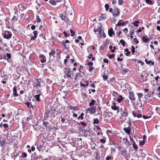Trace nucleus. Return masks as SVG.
<instances>
[{"label":"nucleus","instance_id":"nucleus-16","mask_svg":"<svg viewBox=\"0 0 160 160\" xmlns=\"http://www.w3.org/2000/svg\"><path fill=\"white\" fill-rule=\"evenodd\" d=\"M49 2L53 6L56 5L57 4L55 0H50Z\"/></svg>","mask_w":160,"mask_h":160},{"label":"nucleus","instance_id":"nucleus-8","mask_svg":"<svg viewBox=\"0 0 160 160\" xmlns=\"http://www.w3.org/2000/svg\"><path fill=\"white\" fill-rule=\"evenodd\" d=\"M87 110L89 111L91 114L95 113L96 112L95 108L92 107H91L90 108H88L87 111Z\"/></svg>","mask_w":160,"mask_h":160},{"label":"nucleus","instance_id":"nucleus-7","mask_svg":"<svg viewBox=\"0 0 160 160\" xmlns=\"http://www.w3.org/2000/svg\"><path fill=\"white\" fill-rule=\"evenodd\" d=\"M129 97L131 101H135V100L134 94L131 92H130L129 94Z\"/></svg>","mask_w":160,"mask_h":160},{"label":"nucleus","instance_id":"nucleus-51","mask_svg":"<svg viewBox=\"0 0 160 160\" xmlns=\"http://www.w3.org/2000/svg\"><path fill=\"white\" fill-rule=\"evenodd\" d=\"M133 41L134 42H135L136 43H138L139 42L137 39L136 38H135L133 39Z\"/></svg>","mask_w":160,"mask_h":160},{"label":"nucleus","instance_id":"nucleus-28","mask_svg":"<svg viewBox=\"0 0 160 160\" xmlns=\"http://www.w3.org/2000/svg\"><path fill=\"white\" fill-rule=\"evenodd\" d=\"M123 99V98L122 96L120 95L117 99V101L118 102L120 103L121 102L122 100Z\"/></svg>","mask_w":160,"mask_h":160},{"label":"nucleus","instance_id":"nucleus-2","mask_svg":"<svg viewBox=\"0 0 160 160\" xmlns=\"http://www.w3.org/2000/svg\"><path fill=\"white\" fill-rule=\"evenodd\" d=\"M41 80L40 79H36L33 84L34 88V89H37L40 88L41 86Z\"/></svg>","mask_w":160,"mask_h":160},{"label":"nucleus","instance_id":"nucleus-24","mask_svg":"<svg viewBox=\"0 0 160 160\" xmlns=\"http://www.w3.org/2000/svg\"><path fill=\"white\" fill-rule=\"evenodd\" d=\"M95 102V101L93 99L92 100L91 102L89 103V106L91 107L93 106L94 105Z\"/></svg>","mask_w":160,"mask_h":160},{"label":"nucleus","instance_id":"nucleus-59","mask_svg":"<svg viewBox=\"0 0 160 160\" xmlns=\"http://www.w3.org/2000/svg\"><path fill=\"white\" fill-rule=\"evenodd\" d=\"M63 33L64 34L65 37H67L69 36V35L66 32H63Z\"/></svg>","mask_w":160,"mask_h":160},{"label":"nucleus","instance_id":"nucleus-4","mask_svg":"<svg viewBox=\"0 0 160 160\" xmlns=\"http://www.w3.org/2000/svg\"><path fill=\"white\" fill-rule=\"evenodd\" d=\"M64 72L67 77L69 78H72L71 74L72 73L70 69L68 68H64Z\"/></svg>","mask_w":160,"mask_h":160},{"label":"nucleus","instance_id":"nucleus-10","mask_svg":"<svg viewBox=\"0 0 160 160\" xmlns=\"http://www.w3.org/2000/svg\"><path fill=\"white\" fill-rule=\"evenodd\" d=\"M18 155V153L16 151H14L11 154L12 158L14 159H15Z\"/></svg>","mask_w":160,"mask_h":160},{"label":"nucleus","instance_id":"nucleus-14","mask_svg":"<svg viewBox=\"0 0 160 160\" xmlns=\"http://www.w3.org/2000/svg\"><path fill=\"white\" fill-rule=\"evenodd\" d=\"M122 21V20H120L118 22V23L116 25V26H120L121 25L122 26H124L125 25V22H123L122 23H121L120 22H121Z\"/></svg>","mask_w":160,"mask_h":160},{"label":"nucleus","instance_id":"nucleus-62","mask_svg":"<svg viewBox=\"0 0 160 160\" xmlns=\"http://www.w3.org/2000/svg\"><path fill=\"white\" fill-rule=\"evenodd\" d=\"M65 21L67 22H69V19L67 18V17H66V18H65V19H64V20Z\"/></svg>","mask_w":160,"mask_h":160},{"label":"nucleus","instance_id":"nucleus-25","mask_svg":"<svg viewBox=\"0 0 160 160\" xmlns=\"http://www.w3.org/2000/svg\"><path fill=\"white\" fill-rule=\"evenodd\" d=\"M34 89L35 90V91H36L37 93L41 94L42 93L41 89H39L38 88H37V89H34Z\"/></svg>","mask_w":160,"mask_h":160},{"label":"nucleus","instance_id":"nucleus-46","mask_svg":"<svg viewBox=\"0 0 160 160\" xmlns=\"http://www.w3.org/2000/svg\"><path fill=\"white\" fill-rule=\"evenodd\" d=\"M80 124L81 125L85 127L87 126V124L85 123L84 122H80Z\"/></svg>","mask_w":160,"mask_h":160},{"label":"nucleus","instance_id":"nucleus-30","mask_svg":"<svg viewBox=\"0 0 160 160\" xmlns=\"http://www.w3.org/2000/svg\"><path fill=\"white\" fill-rule=\"evenodd\" d=\"M120 42L122 44V45L123 46H125V42L123 40H121L120 41Z\"/></svg>","mask_w":160,"mask_h":160},{"label":"nucleus","instance_id":"nucleus-47","mask_svg":"<svg viewBox=\"0 0 160 160\" xmlns=\"http://www.w3.org/2000/svg\"><path fill=\"white\" fill-rule=\"evenodd\" d=\"M123 32L125 33H127L128 32V29L127 28H125L123 30Z\"/></svg>","mask_w":160,"mask_h":160},{"label":"nucleus","instance_id":"nucleus-50","mask_svg":"<svg viewBox=\"0 0 160 160\" xmlns=\"http://www.w3.org/2000/svg\"><path fill=\"white\" fill-rule=\"evenodd\" d=\"M100 18H101L102 19H104L106 18V17L105 15L104 14L101 15L100 16Z\"/></svg>","mask_w":160,"mask_h":160},{"label":"nucleus","instance_id":"nucleus-41","mask_svg":"<svg viewBox=\"0 0 160 160\" xmlns=\"http://www.w3.org/2000/svg\"><path fill=\"white\" fill-rule=\"evenodd\" d=\"M55 51L54 50H52L49 53V55L50 56H51L52 55H53V54H55Z\"/></svg>","mask_w":160,"mask_h":160},{"label":"nucleus","instance_id":"nucleus-17","mask_svg":"<svg viewBox=\"0 0 160 160\" xmlns=\"http://www.w3.org/2000/svg\"><path fill=\"white\" fill-rule=\"evenodd\" d=\"M60 18L63 20H64L65 19L66 17V13L65 12L64 13H62V14L60 15Z\"/></svg>","mask_w":160,"mask_h":160},{"label":"nucleus","instance_id":"nucleus-23","mask_svg":"<svg viewBox=\"0 0 160 160\" xmlns=\"http://www.w3.org/2000/svg\"><path fill=\"white\" fill-rule=\"evenodd\" d=\"M124 130L128 134H130V129L125 128L124 129Z\"/></svg>","mask_w":160,"mask_h":160},{"label":"nucleus","instance_id":"nucleus-54","mask_svg":"<svg viewBox=\"0 0 160 160\" xmlns=\"http://www.w3.org/2000/svg\"><path fill=\"white\" fill-rule=\"evenodd\" d=\"M88 65L90 66V67H92L93 63L91 62H89L88 63Z\"/></svg>","mask_w":160,"mask_h":160},{"label":"nucleus","instance_id":"nucleus-43","mask_svg":"<svg viewBox=\"0 0 160 160\" xmlns=\"http://www.w3.org/2000/svg\"><path fill=\"white\" fill-rule=\"evenodd\" d=\"M7 59H10L11 58V55L10 53H7Z\"/></svg>","mask_w":160,"mask_h":160},{"label":"nucleus","instance_id":"nucleus-58","mask_svg":"<svg viewBox=\"0 0 160 160\" xmlns=\"http://www.w3.org/2000/svg\"><path fill=\"white\" fill-rule=\"evenodd\" d=\"M46 62V58L42 59L41 60V63H44Z\"/></svg>","mask_w":160,"mask_h":160},{"label":"nucleus","instance_id":"nucleus-33","mask_svg":"<svg viewBox=\"0 0 160 160\" xmlns=\"http://www.w3.org/2000/svg\"><path fill=\"white\" fill-rule=\"evenodd\" d=\"M125 51L127 52V53H126V56H128V55L130 53V51H129L128 49V48L125 49Z\"/></svg>","mask_w":160,"mask_h":160},{"label":"nucleus","instance_id":"nucleus-42","mask_svg":"<svg viewBox=\"0 0 160 160\" xmlns=\"http://www.w3.org/2000/svg\"><path fill=\"white\" fill-rule=\"evenodd\" d=\"M118 4L121 5L123 3V1L122 0H118Z\"/></svg>","mask_w":160,"mask_h":160},{"label":"nucleus","instance_id":"nucleus-35","mask_svg":"<svg viewBox=\"0 0 160 160\" xmlns=\"http://www.w3.org/2000/svg\"><path fill=\"white\" fill-rule=\"evenodd\" d=\"M27 154L25 152H23L22 153V155H21V157L22 158H25L27 157Z\"/></svg>","mask_w":160,"mask_h":160},{"label":"nucleus","instance_id":"nucleus-21","mask_svg":"<svg viewBox=\"0 0 160 160\" xmlns=\"http://www.w3.org/2000/svg\"><path fill=\"white\" fill-rule=\"evenodd\" d=\"M85 84H82L81 82V85L83 87H85L86 86H88L89 84L88 82L87 81H85Z\"/></svg>","mask_w":160,"mask_h":160},{"label":"nucleus","instance_id":"nucleus-1","mask_svg":"<svg viewBox=\"0 0 160 160\" xmlns=\"http://www.w3.org/2000/svg\"><path fill=\"white\" fill-rule=\"evenodd\" d=\"M128 113L126 110L124 109L122 111L121 116L120 119L122 120V122H124L126 120V118L128 116Z\"/></svg>","mask_w":160,"mask_h":160},{"label":"nucleus","instance_id":"nucleus-9","mask_svg":"<svg viewBox=\"0 0 160 160\" xmlns=\"http://www.w3.org/2000/svg\"><path fill=\"white\" fill-rule=\"evenodd\" d=\"M111 108L114 110L116 111L117 113H118L119 111V108L116 105L112 106Z\"/></svg>","mask_w":160,"mask_h":160},{"label":"nucleus","instance_id":"nucleus-45","mask_svg":"<svg viewBox=\"0 0 160 160\" xmlns=\"http://www.w3.org/2000/svg\"><path fill=\"white\" fill-rule=\"evenodd\" d=\"M102 32V29L101 28L99 29V30L98 31V33H97V34H98L99 35H100L101 33Z\"/></svg>","mask_w":160,"mask_h":160},{"label":"nucleus","instance_id":"nucleus-6","mask_svg":"<svg viewBox=\"0 0 160 160\" xmlns=\"http://www.w3.org/2000/svg\"><path fill=\"white\" fill-rule=\"evenodd\" d=\"M43 125L45 126L47 129H49L51 128V125L48 122H43Z\"/></svg>","mask_w":160,"mask_h":160},{"label":"nucleus","instance_id":"nucleus-61","mask_svg":"<svg viewBox=\"0 0 160 160\" xmlns=\"http://www.w3.org/2000/svg\"><path fill=\"white\" fill-rule=\"evenodd\" d=\"M99 155L97 152L96 153V159L97 160H98L99 158Z\"/></svg>","mask_w":160,"mask_h":160},{"label":"nucleus","instance_id":"nucleus-12","mask_svg":"<svg viewBox=\"0 0 160 160\" xmlns=\"http://www.w3.org/2000/svg\"><path fill=\"white\" fill-rule=\"evenodd\" d=\"M42 144H37V149L39 151H40L41 150V149L42 148V147L43 146V144L44 143V142H42Z\"/></svg>","mask_w":160,"mask_h":160},{"label":"nucleus","instance_id":"nucleus-26","mask_svg":"<svg viewBox=\"0 0 160 160\" xmlns=\"http://www.w3.org/2000/svg\"><path fill=\"white\" fill-rule=\"evenodd\" d=\"M139 23V22L138 21H136L134 22H133L132 23V24L134 26L137 27L138 26V24Z\"/></svg>","mask_w":160,"mask_h":160},{"label":"nucleus","instance_id":"nucleus-31","mask_svg":"<svg viewBox=\"0 0 160 160\" xmlns=\"http://www.w3.org/2000/svg\"><path fill=\"white\" fill-rule=\"evenodd\" d=\"M99 123V121L98 118H96L94 120L93 123V124H98Z\"/></svg>","mask_w":160,"mask_h":160},{"label":"nucleus","instance_id":"nucleus-18","mask_svg":"<svg viewBox=\"0 0 160 160\" xmlns=\"http://www.w3.org/2000/svg\"><path fill=\"white\" fill-rule=\"evenodd\" d=\"M142 40L145 42H149L150 39L146 38L145 36H143L142 38Z\"/></svg>","mask_w":160,"mask_h":160},{"label":"nucleus","instance_id":"nucleus-19","mask_svg":"<svg viewBox=\"0 0 160 160\" xmlns=\"http://www.w3.org/2000/svg\"><path fill=\"white\" fill-rule=\"evenodd\" d=\"M68 108L71 110L73 109L74 110H78V108L75 106H74L72 105H70L69 106Z\"/></svg>","mask_w":160,"mask_h":160},{"label":"nucleus","instance_id":"nucleus-57","mask_svg":"<svg viewBox=\"0 0 160 160\" xmlns=\"http://www.w3.org/2000/svg\"><path fill=\"white\" fill-rule=\"evenodd\" d=\"M100 141L103 143H104L106 142V140L104 139H100Z\"/></svg>","mask_w":160,"mask_h":160},{"label":"nucleus","instance_id":"nucleus-5","mask_svg":"<svg viewBox=\"0 0 160 160\" xmlns=\"http://www.w3.org/2000/svg\"><path fill=\"white\" fill-rule=\"evenodd\" d=\"M113 15L114 17H118L120 14V12L118 9L117 8H114L113 12H112Z\"/></svg>","mask_w":160,"mask_h":160},{"label":"nucleus","instance_id":"nucleus-3","mask_svg":"<svg viewBox=\"0 0 160 160\" xmlns=\"http://www.w3.org/2000/svg\"><path fill=\"white\" fill-rule=\"evenodd\" d=\"M12 35V33L11 32L5 31L3 36V37L4 38H6L7 39H9Z\"/></svg>","mask_w":160,"mask_h":160},{"label":"nucleus","instance_id":"nucleus-49","mask_svg":"<svg viewBox=\"0 0 160 160\" xmlns=\"http://www.w3.org/2000/svg\"><path fill=\"white\" fill-rule=\"evenodd\" d=\"M100 28H95L94 30V32L96 33L98 32V31L99 30V29Z\"/></svg>","mask_w":160,"mask_h":160},{"label":"nucleus","instance_id":"nucleus-48","mask_svg":"<svg viewBox=\"0 0 160 160\" xmlns=\"http://www.w3.org/2000/svg\"><path fill=\"white\" fill-rule=\"evenodd\" d=\"M146 63L148 64H150V63H152V65L154 64V62H152V61L151 60H150L149 61H147V62H146Z\"/></svg>","mask_w":160,"mask_h":160},{"label":"nucleus","instance_id":"nucleus-22","mask_svg":"<svg viewBox=\"0 0 160 160\" xmlns=\"http://www.w3.org/2000/svg\"><path fill=\"white\" fill-rule=\"evenodd\" d=\"M138 100L140 102H141V98H142L143 95V94L141 93H138Z\"/></svg>","mask_w":160,"mask_h":160},{"label":"nucleus","instance_id":"nucleus-29","mask_svg":"<svg viewBox=\"0 0 160 160\" xmlns=\"http://www.w3.org/2000/svg\"><path fill=\"white\" fill-rule=\"evenodd\" d=\"M146 3L149 5H152L153 4L151 0H145Z\"/></svg>","mask_w":160,"mask_h":160},{"label":"nucleus","instance_id":"nucleus-53","mask_svg":"<svg viewBox=\"0 0 160 160\" xmlns=\"http://www.w3.org/2000/svg\"><path fill=\"white\" fill-rule=\"evenodd\" d=\"M69 41L68 40H66L65 42L63 41L62 43V44H66L67 43H69Z\"/></svg>","mask_w":160,"mask_h":160},{"label":"nucleus","instance_id":"nucleus-34","mask_svg":"<svg viewBox=\"0 0 160 160\" xmlns=\"http://www.w3.org/2000/svg\"><path fill=\"white\" fill-rule=\"evenodd\" d=\"M103 80L105 81L108 79V75H105V74H104L103 75Z\"/></svg>","mask_w":160,"mask_h":160},{"label":"nucleus","instance_id":"nucleus-63","mask_svg":"<svg viewBox=\"0 0 160 160\" xmlns=\"http://www.w3.org/2000/svg\"><path fill=\"white\" fill-rule=\"evenodd\" d=\"M108 57L110 59H111L114 57V55L113 54L111 55H109L108 56Z\"/></svg>","mask_w":160,"mask_h":160},{"label":"nucleus","instance_id":"nucleus-15","mask_svg":"<svg viewBox=\"0 0 160 160\" xmlns=\"http://www.w3.org/2000/svg\"><path fill=\"white\" fill-rule=\"evenodd\" d=\"M108 33L110 37H112V35L114 34L113 32V29L112 28H111L108 31Z\"/></svg>","mask_w":160,"mask_h":160},{"label":"nucleus","instance_id":"nucleus-40","mask_svg":"<svg viewBox=\"0 0 160 160\" xmlns=\"http://www.w3.org/2000/svg\"><path fill=\"white\" fill-rule=\"evenodd\" d=\"M12 21H13L14 22H16L17 21L18 19L17 18H16L15 16H14L12 18Z\"/></svg>","mask_w":160,"mask_h":160},{"label":"nucleus","instance_id":"nucleus-37","mask_svg":"<svg viewBox=\"0 0 160 160\" xmlns=\"http://www.w3.org/2000/svg\"><path fill=\"white\" fill-rule=\"evenodd\" d=\"M105 9L106 11H108V10L109 9V6L108 4H106L105 5Z\"/></svg>","mask_w":160,"mask_h":160},{"label":"nucleus","instance_id":"nucleus-13","mask_svg":"<svg viewBox=\"0 0 160 160\" xmlns=\"http://www.w3.org/2000/svg\"><path fill=\"white\" fill-rule=\"evenodd\" d=\"M13 94L15 97H17L18 96V95L17 93V88L16 87H14L13 89Z\"/></svg>","mask_w":160,"mask_h":160},{"label":"nucleus","instance_id":"nucleus-36","mask_svg":"<svg viewBox=\"0 0 160 160\" xmlns=\"http://www.w3.org/2000/svg\"><path fill=\"white\" fill-rule=\"evenodd\" d=\"M135 48L133 46H132V50H131V52L133 54L135 53Z\"/></svg>","mask_w":160,"mask_h":160},{"label":"nucleus","instance_id":"nucleus-64","mask_svg":"<svg viewBox=\"0 0 160 160\" xmlns=\"http://www.w3.org/2000/svg\"><path fill=\"white\" fill-rule=\"evenodd\" d=\"M37 37V36H32L31 38V40H34Z\"/></svg>","mask_w":160,"mask_h":160},{"label":"nucleus","instance_id":"nucleus-52","mask_svg":"<svg viewBox=\"0 0 160 160\" xmlns=\"http://www.w3.org/2000/svg\"><path fill=\"white\" fill-rule=\"evenodd\" d=\"M103 61L105 63H108V60L107 58L104 59Z\"/></svg>","mask_w":160,"mask_h":160},{"label":"nucleus","instance_id":"nucleus-55","mask_svg":"<svg viewBox=\"0 0 160 160\" xmlns=\"http://www.w3.org/2000/svg\"><path fill=\"white\" fill-rule=\"evenodd\" d=\"M40 57H41V58H42V59H44L46 58L45 56L43 55V54H41L39 56Z\"/></svg>","mask_w":160,"mask_h":160},{"label":"nucleus","instance_id":"nucleus-44","mask_svg":"<svg viewBox=\"0 0 160 160\" xmlns=\"http://www.w3.org/2000/svg\"><path fill=\"white\" fill-rule=\"evenodd\" d=\"M36 20H37V22H41V19L39 18V16H37Z\"/></svg>","mask_w":160,"mask_h":160},{"label":"nucleus","instance_id":"nucleus-56","mask_svg":"<svg viewBox=\"0 0 160 160\" xmlns=\"http://www.w3.org/2000/svg\"><path fill=\"white\" fill-rule=\"evenodd\" d=\"M9 19V18L8 17H7L5 19V20H6V23L7 22L8 23Z\"/></svg>","mask_w":160,"mask_h":160},{"label":"nucleus","instance_id":"nucleus-39","mask_svg":"<svg viewBox=\"0 0 160 160\" xmlns=\"http://www.w3.org/2000/svg\"><path fill=\"white\" fill-rule=\"evenodd\" d=\"M106 45L105 44H103L101 46V49L104 50L105 48H106Z\"/></svg>","mask_w":160,"mask_h":160},{"label":"nucleus","instance_id":"nucleus-38","mask_svg":"<svg viewBox=\"0 0 160 160\" xmlns=\"http://www.w3.org/2000/svg\"><path fill=\"white\" fill-rule=\"evenodd\" d=\"M70 32L71 33V36L73 37L75 35V32L72 30H70Z\"/></svg>","mask_w":160,"mask_h":160},{"label":"nucleus","instance_id":"nucleus-60","mask_svg":"<svg viewBox=\"0 0 160 160\" xmlns=\"http://www.w3.org/2000/svg\"><path fill=\"white\" fill-rule=\"evenodd\" d=\"M138 62V63H140L142 66L144 64V62L141 60H139Z\"/></svg>","mask_w":160,"mask_h":160},{"label":"nucleus","instance_id":"nucleus-32","mask_svg":"<svg viewBox=\"0 0 160 160\" xmlns=\"http://www.w3.org/2000/svg\"><path fill=\"white\" fill-rule=\"evenodd\" d=\"M133 147L135 149V150L136 151L137 150V149H138V147H137V145L136 144L135 142H134L133 145Z\"/></svg>","mask_w":160,"mask_h":160},{"label":"nucleus","instance_id":"nucleus-27","mask_svg":"<svg viewBox=\"0 0 160 160\" xmlns=\"http://www.w3.org/2000/svg\"><path fill=\"white\" fill-rule=\"evenodd\" d=\"M84 114L83 113H82L81 115L78 117V119H81V120H83L84 119L83 116Z\"/></svg>","mask_w":160,"mask_h":160},{"label":"nucleus","instance_id":"nucleus-20","mask_svg":"<svg viewBox=\"0 0 160 160\" xmlns=\"http://www.w3.org/2000/svg\"><path fill=\"white\" fill-rule=\"evenodd\" d=\"M40 94H38L34 96V98L36 99L37 101L39 102L40 100Z\"/></svg>","mask_w":160,"mask_h":160},{"label":"nucleus","instance_id":"nucleus-11","mask_svg":"<svg viewBox=\"0 0 160 160\" xmlns=\"http://www.w3.org/2000/svg\"><path fill=\"white\" fill-rule=\"evenodd\" d=\"M6 143V140L5 139H0V146L2 147L3 148H4V145Z\"/></svg>","mask_w":160,"mask_h":160}]
</instances>
